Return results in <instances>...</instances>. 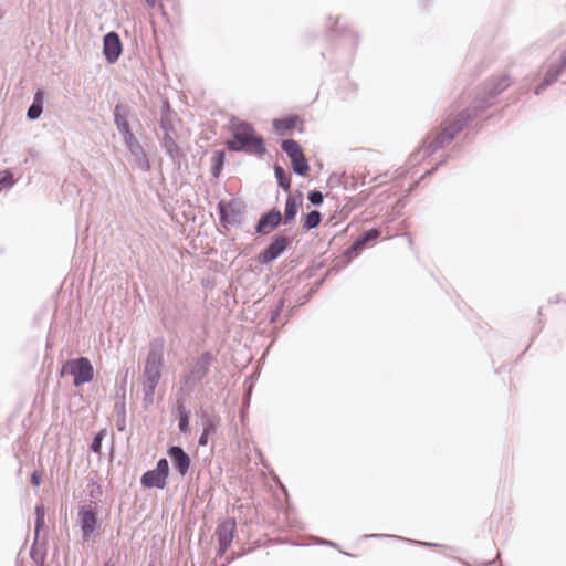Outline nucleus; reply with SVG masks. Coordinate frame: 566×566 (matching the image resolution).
Masks as SVG:
<instances>
[{
	"instance_id": "obj_1",
	"label": "nucleus",
	"mask_w": 566,
	"mask_h": 566,
	"mask_svg": "<svg viewBox=\"0 0 566 566\" xmlns=\"http://www.w3.org/2000/svg\"><path fill=\"white\" fill-rule=\"evenodd\" d=\"M164 367V342L160 338L149 344V349L143 370V394L144 407L148 408L154 403L155 390L158 386Z\"/></svg>"
},
{
	"instance_id": "obj_2",
	"label": "nucleus",
	"mask_w": 566,
	"mask_h": 566,
	"mask_svg": "<svg viewBox=\"0 0 566 566\" xmlns=\"http://www.w3.org/2000/svg\"><path fill=\"white\" fill-rule=\"evenodd\" d=\"M232 139L226 146L231 151L263 156L266 153L264 140L248 122L231 120Z\"/></svg>"
},
{
	"instance_id": "obj_3",
	"label": "nucleus",
	"mask_w": 566,
	"mask_h": 566,
	"mask_svg": "<svg viewBox=\"0 0 566 566\" xmlns=\"http://www.w3.org/2000/svg\"><path fill=\"white\" fill-rule=\"evenodd\" d=\"M471 119L472 114L470 109L460 112L455 118L448 120L440 132L428 135L419 151H422L424 156L438 151L451 143Z\"/></svg>"
},
{
	"instance_id": "obj_4",
	"label": "nucleus",
	"mask_w": 566,
	"mask_h": 566,
	"mask_svg": "<svg viewBox=\"0 0 566 566\" xmlns=\"http://www.w3.org/2000/svg\"><path fill=\"white\" fill-rule=\"evenodd\" d=\"M214 356L210 352H203L196 358L188 373L181 378V385L191 392L197 385L209 374Z\"/></svg>"
},
{
	"instance_id": "obj_5",
	"label": "nucleus",
	"mask_w": 566,
	"mask_h": 566,
	"mask_svg": "<svg viewBox=\"0 0 566 566\" xmlns=\"http://www.w3.org/2000/svg\"><path fill=\"white\" fill-rule=\"evenodd\" d=\"M66 373L74 377L73 384L75 387L88 384L94 378V368L87 357L67 360L61 370L62 375Z\"/></svg>"
},
{
	"instance_id": "obj_6",
	"label": "nucleus",
	"mask_w": 566,
	"mask_h": 566,
	"mask_svg": "<svg viewBox=\"0 0 566 566\" xmlns=\"http://www.w3.org/2000/svg\"><path fill=\"white\" fill-rule=\"evenodd\" d=\"M565 70L566 49L553 53L542 83L538 84L534 90L535 95L542 94L548 86L554 84Z\"/></svg>"
},
{
	"instance_id": "obj_7",
	"label": "nucleus",
	"mask_w": 566,
	"mask_h": 566,
	"mask_svg": "<svg viewBox=\"0 0 566 566\" xmlns=\"http://www.w3.org/2000/svg\"><path fill=\"white\" fill-rule=\"evenodd\" d=\"M218 212L220 218V224L223 228H239L242 224L244 211L240 201H220L218 203Z\"/></svg>"
},
{
	"instance_id": "obj_8",
	"label": "nucleus",
	"mask_w": 566,
	"mask_h": 566,
	"mask_svg": "<svg viewBox=\"0 0 566 566\" xmlns=\"http://www.w3.org/2000/svg\"><path fill=\"white\" fill-rule=\"evenodd\" d=\"M293 238L282 233H276L272 237L271 243L256 256V262L261 265H266L275 261L292 243Z\"/></svg>"
},
{
	"instance_id": "obj_9",
	"label": "nucleus",
	"mask_w": 566,
	"mask_h": 566,
	"mask_svg": "<svg viewBox=\"0 0 566 566\" xmlns=\"http://www.w3.org/2000/svg\"><path fill=\"white\" fill-rule=\"evenodd\" d=\"M511 84L510 77L507 75H502L494 80L492 83L489 84L488 88L484 92V95L480 98H476L473 102V109L474 111H482L488 105L492 103V101L501 94L503 91H505Z\"/></svg>"
},
{
	"instance_id": "obj_10",
	"label": "nucleus",
	"mask_w": 566,
	"mask_h": 566,
	"mask_svg": "<svg viewBox=\"0 0 566 566\" xmlns=\"http://www.w3.org/2000/svg\"><path fill=\"white\" fill-rule=\"evenodd\" d=\"M235 527L237 524L234 518H227L218 525L216 532L219 542V548L217 552L218 556L221 557L230 547L234 537Z\"/></svg>"
},
{
	"instance_id": "obj_11",
	"label": "nucleus",
	"mask_w": 566,
	"mask_h": 566,
	"mask_svg": "<svg viewBox=\"0 0 566 566\" xmlns=\"http://www.w3.org/2000/svg\"><path fill=\"white\" fill-rule=\"evenodd\" d=\"M119 135L122 136L123 142H124L125 146L127 147V149L136 158L139 168L145 171L148 170L149 163H148L146 153H145L143 146L140 145V143L137 140V138L133 134V132L129 130L127 133H123Z\"/></svg>"
},
{
	"instance_id": "obj_12",
	"label": "nucleus",
	"mask_w": 566,
	"mask_h": 566,
	"mask_svg": "<svg viewBox=\"0 0 566 566\" xmlns=\"http://www.w3.org/2000/svg\"><path fill=\"white\" fill-rule=\"evenodd\" d=\"M122 52L123 45L119 35L114 31L106 33L103 39V54L105 60L109 64H113L119 59Z\"/></svg>"
},
{
	"instance_id": "obj_13",
	"label": "nucleus",
	"mask_w": 566,
	"mask_h": 566,
	"mask_svg": "<svg viewBox=\"0 0 566 566\" xmlns=\"http://www.w3.org/2000/svg\"><path fill=\"white\" fill-rule=\"evenodd\" d=\"M78 522L84 539H88L97 527L96 511L91 505H84L78 510Z\"/></svg>"
},
{
	"instance_id": "obj_14",
	"label": "nucleus",
	"mask_w": 566,
	"mask_h": 566,
	"mask_svg": "<svg viewBox=\"0 0 566 566\" xmlns=\"http://www.w3.org/2000/svg\"><path fill=\"white\" fill-rule=\"evenodd\" d=\"M167 454L171 459L176 471L185 476L190 469L191 459L189 454L180 446H171L167 450Z\"/></svg>"
},
{
	"instance_id": "obj_15",
	"label": "nucleus",
	"mask_w": 566,
	"mask_h": 566,
	"mask_svg": "<svg viewBox=\"0 0 566 566\" xmlns=\"http://www.w3.org/2000/svg\"><path fill=\"white\" fill-rule=\"evenodd\" d=\"M282 222V213L273 209L262 214L255 226V233L265 235L276 229Z\"/></svg>"
},
{
	"instance_id": "obj_16",
	"label": "nucleus",
	"mask_w": 566,
	"mask_h": 566,
	"mask_svg": "<svg viewBox=\"0 0 566 566\" xmlns=\"http://www.w3.org/2000/svg\"><path fill=\"white\" fill-rule=\"evenodd\" d=\"M113 114L114 124L119 134L132 130L128 122V118L132 115V107L128 104L120 102L117 103L114 107Z\"/></svg>"
},
{
	"instance_id": "obj_17",
	"label": "nucleus",
	"mask_w": 566,
	"mask_h": 566,
	"mask_svg": "<svg viewBox=\"0 0 566 566\" xmlns=\"http://www.w3.org/2000/svg\"><path fill=\"white\" fill-rule=\"evenodd\" d=\"M167 476L164 475L161 472L156 471L155 469L146 471L142 478L140 483L144 488L147 489H165L167 485Z\"/></svg>"
},
{
	"instance_id": "obj_18",
	"label": "nucleus",
	"mask_w": 566,
	"mask_h": 566,
	"mask_svg": "<svg viewBox=\"0 0 566 566\" xmlns=\"http://www.w3.org/2000/svg\"><path fill=\"white\" fill-rule=\"evenodd\" d=\"M177 412H178V429L181 433H188L189 432V419H190V412L186 409L185 406V399L178 398L177 399Z\"/></svg>"
},
{
	"instance_id": "obj_19",
	"label": "nucleus",
	"mask_w": 566,
	"mask_h": 566,
	"mask_svg": "<svg viewBox=\"0 0 566 566\" xmlns=\"http://www.w3.org/2000/svg\"><path fill=\"white\" fill-rule=\"evenodd\" d=\"M44 515H45V511H44V506L42 504H39L35 506V538H34V543L32 545V548H31V552H30V555L31 557L36 562L39 563L38 558H36V553H35V545L38 543V538H39V533L40 531L43 528L44 526Z\"/></svg>"
},
{
	"instance_id": "obj_20",
	"label": "nucleus",
	"mask_w": 566,
	"mask_h": 566,
	"mask_svg": "<svg viewBox=\"0 0 566 566\" xmlns=\"http://www.w3.org/2000/svg\"><path fill=\"white\" fill-rule=\"evenodd\" d=\"M43 97L44 93L42 90H38L34 94L33 102L28 108L27 117L30 120L38 119L43 112Z\"/></svg>"
},
{
	"instance_id": "obj_21",
	"label": "nucleus",
	"mask_w": 566,
	"mask_h": 566,
	"mask_svg": "<svg viewBox=\"0 0 566 566\" xmlns=\"http://www.w3.org/2000/svg\"><path fill=\"white\" fill-rule=\"evenodd\" d=\"M281 147L283 151L289 156L291 163L304 154L300 144L294 139L282 140Z\"/></svg>"
},
{
	"instance_id": "obj_22",
	"label": "nucleus",
	"mask_w": 566,
	"mask_h": 566,
	"mask_svg": "<svg viewBox=\"0 0 566 566\" xmlns=\"http://www.w3.org/2000/svg\"><path fill=\"white\" fill-rule=\"evenodd\" d=\"M281 147L283 151L289 156L291 163L304 154L300 144L294 139L282 140Z\"/></svg>"
},
{
	"instance_id": "obj_23",
	"label": "nucleus",
	"mask_w": 566,
	"mask_h": 566,
	"mask_svg": "<svg viewBox=\"0 0 566 566\" xmlns=\"http://www.w3.org/2000/svg\"><path fill=\"white\" fill-rule=\"evenodd\" d=\"M300 122L297 115H290L285 118H279L273 120V128L276 133L282 134L283 130H290L296 127Z\"/></svg>"
},
{
	"instance_id": "obj_24",
	"label": "nucleus",
	"mask_w": 566,
	"mask_h": 566,
	"mask_svg": "<svg viewBox=\"0 0 566 566\" xmlns=\"http://www.w3.org/2000/svg\"><path fill=\"white\" fill-rule=\"evenodd\" d=\"M161 146L165 153L172 159L176 160L180 157V148L169 133H165Z\"/></svg>"
},
{
	"instance_id": "obj_25",
	"label": "nucleus",
	"mask_w": 566,
	"mask_h": 566,
	"mask_svg": "<svg viewBox=\"0 0 566 566\" xmlns=\"http://www.w3.org/2000/svg\"><path fill=\"white\" fill-rule=\"evenodd\" d=\"M298 209V202L292 196H289L285 202L284 216H282V222L289 224L296 216Z\"/></svg>"
},
{
	"instance_id": "obj_26",
	"label": "nucleus",
	"mask_w": 566,
	"mask_h": 566,
	"mask_svg": "<svg viewBox=\"0 0 566 566\" xmlns=\"http://www.w3.org/2000/svg\"><path fill=\"white\" fill-rule=\"evenodd\" d=\"M226 160V154L223 150H216L212 156L211 174L214 178H218L221 174Z\"/></svg>"
},
{
	"instance_id": "obj_27",
	"label": "nucleus",
	"mask_w": 566,
	"mask_h": 566,
	"mask_svg": "<svg viewBox=\"0 0 566 566\" xmlns=\"http://www.w3.org/2000/svg\"><path fill=\"white\" fill-rule=\"evenodd\" d=\"M274 176L276 178L279 187L284 189L285 191H289L291 188V182L285 169L280 165H275Z\"/></svg>"
},
{
	"instance_id": "obj_28",
	"label": "nucleus",
	"mask_w": 566,
	"mask_h": 566,
	"mask_svg": "<svg viewBox=\"0 0 566 566\" xmlns=\"http://www.w3.org/2000/svg\"><path fill=\"white\" fill-rule=\"evenodd\" d=\"M291 166L294 174L301 177L306 176L310 170V165L304 154L292 161Z\"/></svg>"
},
{
	"instance_id": "obj_29",
	"label": "nucleus",
	"mask_w": 566,
	"mask_h": 566,
	"mask_svg": "<svg viewBox=\"0 0 566 566\" xmlns=\"http://www.w3.org/2000/svg\"><path fill=\"white\" fill-rule=\"evenodd\" d=\"M322 221V214L319 211L317 210H312L310 211L306 217H305V220H304V223H303V228L306 230V231H310L312 229H315L316 227H318V224L321 223Z\"/></svg>"
},
{
	"instance_id": "obj_30",
	"label": "nucleus",
	"mask_w": 566,
	"mask_h": 566,
	"mask_svg": "<svg viewBox=\"0 0 566 566\" xmlns=\"http://www.w3.org/2000/svg\"><path fill=\"white\" fill-rule=\"evenodd\" d=\"M380 235V231L376 228L364 231L357 239L361 242L364 247L371 241H375Z\"/></svg>"
},
{
	"instance_id": "obj_31",
	"label": "nucleus",
	"mask_w": 566,
	"mask_h": 566,
	"mask_svg": "<svg viewBox=\"0 0 566 566\" xmlns=\"http://www.w3.org/2000/svg\"><path fill=\"white\" fill-rule=\"evenodd\" d=\"M14 178L13 174L9 170L0 171V192L3 189H9L13 186Z\"/></svg>"
},
{
	"instance_id": "obj_32",
	"label": "nucleus",
	"mask_w": 566,
	"mask_h": 566,
	"mask_svg": "<svg viewBox=\"0 0 566 566\" xmlns=\"http://www.w3.org/2000/svg\"><path fill=\"white\" fill-rule=\"evenodd\" d=\"M366 247L361 244V242L356 239L350 247H348L345 251V256L353 258L358 255Z\"/></svg>"
},
{
	"instance_id": "obj_33",
	"label": "nucleus",
	"mask_w": 566,
	"mask_h": 566,
	"mask_svg": "<svg viewBox=\"0 0 566 566\" xmlns=\"http://www.w3.org/2000/svg\"><path fill=\"white\" fill-rule=\"evenodd\" d=\"M105 437V430H101L99 432H97L93 440H92V443L90 446V449L94 452V453H99L101 450H102V441Z\"/></svg>"
},
{
	"instance_id": "obj_34",
	"label": "nucleus",
	"mask_w": 566,
	"mask_h": 566,
	"mask_svg": "<svg viewBox=\"0 0 566 566\" xmlns=\"http://www.w3.org/2000/svg\"><path fill=\"white\" fill-rule=\"evenodd\" d=\"M307 199L313 206H321L323 203L324 197L321 191L313 190L310 191Z\"/></svg>"
},
{
	"instance_id": "obj_35",
	"label": "nucleus",
	"mask_w": 566,
	"mask_h": 566,
	"mask_svg": "<svg viewBox=\"0 0 566 566\" xmlns=\"http://www.w3.org/2000/svg\"><path fill=\"white\" fill-rule=\"evenodd\" d=\"M202 426H203V432L206 434H213L217 430V426H216V422L209 418V417H206L202 421Z\"/></svg>"
},
{
	"instance_id": "obj_36",
	"label": "nucleus",
	"mask_w": 566,
	"mask_h": 566,
	"mask_svg": "<svg viewBox=\"0 0 566 566\" xmlns=\"http://www.w3.org/2000/svg\"><path fill=\"white\" fill-rule=\"evenodd\" d=\"M156 471L161 472L167 478L169 476V463L166 458H161L157 461Z\"/></svg>"
},
{
	"instance_id": "obj_37",
	"label": "nucleus",
	"mask_w": 566,
	"mask_h": 566,
	"mask_svg": "<svg viewBox=\"0 0 566 566\" xmlns=\"http://www.w3.org/2000/svg\"><path fill=\"white\" fill-rule=\"evenodd\" d=\"M283 306H284V302L283 300H281L276 306V308L273 311L272 315H271V323H274L276 321V318L280 316L282 310H283Z\"/></svg>"
},
{
	"instance_id": "obj_38",
	"label": "nucleus",
	"mask_w": 566,
	"mask_h": 566,
	"mask_svg": "<svg viewBox=\"0 0 566 566\" xmlns=\"http://www.w3.org/2000/svg\"><path fill=\"white\" fill-rule=\"evenodd\" d=\"M116 428L119 432H124L126 430V416L122 415V417H117Z\"/></svg>"
},
{
	"instance_id": "obj_39",
	"label": "nucleus",
	"mask_w": 566,
	"mask_h": 566,
	"mask_svg": "<svg viewBox=\"0 0 566 566\" xmlns=\"http://www.w3.org/2000/svg\"><path fill=\"white\" fill-rule=\"evenodd\" d=\"M115 411L117 417L126 416V408H125V401L116 402L115 403Z\"/></svg>"
},
{
	"instance_id": "obj_40",
	"label": "nucleus",
	"mask_w": 566,
	"mask_h": 566,
	"mask_svg": "<svg viewBox=\"0 0 566 566\" xmlns=\"http://www.w3.org/2000/svg\"><path fill=\"white\" fill-rule=\"evenodd\" d=\"M41 482H42L41 474L38 471L32 472V474H31V483L34 486H39L41 484Z\"/></svg>"
},
{
	"instance_id": "obj_41",
	"label": "nucleus",
	"mask_w": 566,
	"mask_h": 566,
	"mask_svg": "<svg viewBox=\"0 0 566 566\" xmlns=\"http://www.w3.org/2000/svg\"><path fill=\"white\" fill-rule=\"evenodd\" d=\"M378 537H391V538H397V539H403L400 536L388 535V534H367V535H364V538H378Z\"/></svg>"
},
{
	"instance_id": "obj_42",
	"label": "nucleus",
	"mask_w": 566,
	"mask_h": 566,
	"mask_svg": "<svg viewBox=\"0 0 566 566\" xmlns=\"http://www.w3.org/2000/svg\"><path fill=\"white\" fill-rule=\"evenodd\" d=\"M208 438H209V434H206V433L202 431V433H201V434H200V437H199L198 444H199V446H202V447H203V446H207V443H208Z\"/></svg>"
},
{
	"instance_id": "obj_43",
	"label": "nucleus",
	"mask_w": 566,
	"mask_h": 566,
	"mask_svg": "<svg viewBox=\"0 0 566 566\" xmlns=\"http://www.w3.org/2000/svg\"><path fill=\"white\" fill-rule=\"evenodd\" d=\"M160 126L165 133H169V129L171 128V125L165 118H161Z\"/></svg>"
},
{
	"instance_id": "obj_44",
	"label": "nucleus",
	"mask_w": 566,
	"mask_h": 566,
	"mask_svg": "<svg viewBox=\"0 0 566 566\" xmlns=\"http://www.w3.org/2000/svg\"><path fill=\"white\" fill-rule=\"evenodd\" d=\"M319 543L324 544V545L336 546V544L334 542H331V541H327V539H322Z\"/></svg>"
},
{
	"instance_id": "obj_45",
	"label": "nucleus",
	"mask_w": 566,
	"mask_h": 566,
	"mask_svg": "<svg viewBox=\"0 0 566 566\" xmlns=\"http://www.w3.org/2000/svg\"><path fill=\"white\" fill-rule=\"evenodd\" d=\"M149 8H154L156 6V0H144Z\"/></svg>"
},
{
	"instance_id": "obj_46",
	"label": "nucleus",
	"mask_w": 566,
	"mask_h": 566,
	"mask_svg": "<svg viewBox=\"0 0 566 566\" xmlns=\"http://www.w3.org/2000/svg\"><path fill=\"white\" fill-rule=\"evenodd\" d=\"M420 545H424V546H430L432 545L431 543H427V542H418Z\"/></svg>"
},
{
	"instance_id": "obj_47",
	"label": "nucleus",
	"mask_w": 566,
	"mask_h": 566,
	"mask_svg": "<svg viewBox=\"0 0 566 566\" xmlns=\"http://www.w3.org/2000/svg\"><path fill=\"white\" fill-rule=\"evenodd\" d=\"M4 17V11L0 8V20Z\"/></svg>"
},
{
	"instance_id": "obj_48",
	"label": "nucleus",
	"mask_w": 566,
	"mask_h": 566,
	"mask_svg": "<svg viewBox=\"0 0 566 566\" xmlns=\"http://www.w3.org/2000/svg\"><path fill=\"white\" fill-rule=\"evenodd\" d=\"M431 174V170H428L422 177L421 179L426 176V175H430Z\"/></svg>"
},
{
	"instance_id": "obj_49",
	"label": "nucleus",
	"mask_w": 566,
	"mask_h": 566,
	"mask_svg": "<svg viewBox=\"0 0 566 566\" xmlns=\"http://www.w3.org/2000/svg\"><path fill=\"white\" fill-rule=\"evenodd\" d=\"M148 566H155L154 564H149Z\"/></svg>"
}]
</instances>
